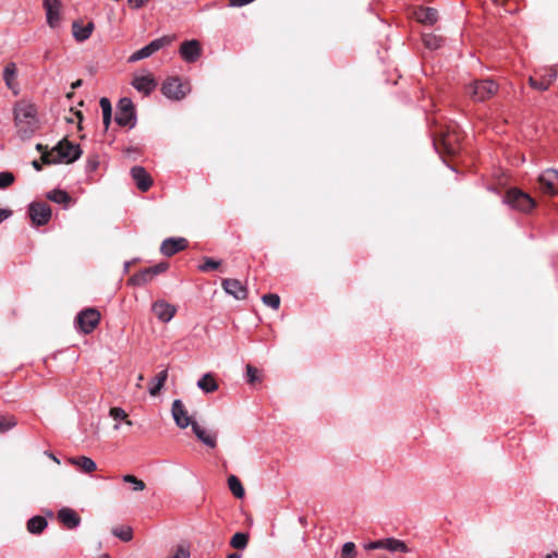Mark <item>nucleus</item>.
<instances>
[{
	"mask_svg": "<svg viewBox=\"0 0 558 558\" xmlns=\"http://www.w3.org/2000/svg\"><path fill=\"white\" fill-rule=\"evenodd\" d=\"M14 122L21 138H29L38 129L39 121L35 105L22 100L14 106Z\"/></svg>",
	"mask_w": 558,
	"mask_h": 558,
	"instance_id": "f257e3e1",
	"label": "nucleus"
},
{
	"mask_svg": "<svg viewBox=\"0 0 558 558\" xmlns=\"http://www.w3.org/2000/svg\"><path fill=\"white\" fill-rule=\"evenodd\" d=\"M131 84L137 92L146 96L157 87V81L150 74L135 76Z\"/></svg>",
	"mask_w": 558,
	"mask_h": 558,
	"instance_id": "f3484780",
	"label": "nucleus"
},
{
	"mask_svg": "<svg viewBox=\"0 0 558 558\" xmlns=\"http://www.w3.org/2000/svg\"><path fill=\"white\" fill-rule=\"evenodd\" d=\"M112 114H102V122L105 125V129L108 130L110 123H111Z\"/></svg>",
	"mask_w": 558,
	"mask_h": 558,
	"instance_id": "5fc2aeb1",
	"label": "nucleus"
},
{
	"mask_svg": "<svg viewBox=\"0 0 558 558\" xmlns=\"http://www.w3.org/2000/svg\"><path fill=\"white\" fill-rule=\"evenodd\" d=\"M498 89V83L492 78L474 80L465 86L466 95L476 102H482L492 98Z\"/></svg>",
	"mask_w": 558,
	"mask_h": 558,
	"instance_id": "7ed1b4c3",
	"label": "nucleus"
},
{
	"mask_svg": "<svg viewBox=\"0 0 558 558\" xmlns=\"http://www.w3.org/2000/svg\"><path fill=\"white\" fill-rule=\"evenodd\" d=\"M44 58H45L46 60L50 59V52H49V51H47V52L45 53Z\"/></svg>",
	"mask_w": 558,
	"mask_h": 558,
	"instance_id": "0e129e2a",
	"label": "nucleus"
},
{
	"mask_svg": "<svg viewBox=\"0 0 558 558\" xmlns=\"http://www.w3.org/2000/svg\"><path fill=\"white\" fill-rule=\"evenodd\" d=\"M222 288L225 291L232 295L236 300H244L247 296V290L245 286L241 283L238 279H223Z\"/></svg>",
	"mask_w": 558,
	"mask_h": 558,
	"instance_id": "a211bd4d",
	"label": "nucleus"
},
{
	"mask_svg": "<svg viewBox=\"0 0 558 558\" xmlns=\"http://www.w3.org/2000/svg\"><path fill=\"white\" fill-rule=\"evenodd\" d=\"M151 312L159 322L167 324L177 314V307L165 300H157L151 304Z\"/></svg>",
	"mask_w": 558,
	"mask_h": 558,
	"instance_id": "9b49d317",
	"label": "nucleus"
},
{
	"mask_svg": "<svg viewBox=\"0 0 558 558\" xmlns=\"http://www.w3.org/2000/svg\"><path fill=\"white\" fill-rule=\"evenodd\" d=\"M168 378V371L163 369L159 372L150 381L149 385V393L150 396H157L161 388L163 387L166 380Z\"/></svg>",
	"mask_w": 558,
	"mask_h": 558,
	"instance_id": "a878e982",
	"label": "nucleus"
},
{
	"mask_svg": "<svg viewBox=\"0 0 558 558\" xmlns=\"http://www.w3.org/2000/svg\"><path fill=\"white\" fill-rule=\"evenodd\" d=\"M248 544V534L244 532L235 533L230 541V545L235 548L243 550L247 547Z\"/></svg>",
	"mask_w": 558,
	"mask_h": 558,
	"instance_id": "2f4dec72",
	"label": "nucleus"
},
{
	"mask_svg": "<svg viewBox=\"0 0 558 558\" xmlns=\"http://www.w3.org/2000/svg\"><path fill=\"white\" fill-rule=\"evenodd\" d=\"M12 211L10 209H2L0 208V223L11 217Z\"/></svg>",
	"mask_w": 558,
	"mask_h": 558,
	"instance_id": "3c124183",
	"label": "nucleus"
},
{
	"mask_svg": "<svg viewBox=\"0 0 558 558\" xmlns=\"http://www.w3.org/2000/svg\"><path fill=\"white\" fill-rule=\"evenodd\" d=\"M202 53L201 45L197 40H186L181 44L180 56L189 63L195 62Z\"/></svg>",
	"mask_w": 558,
	"mask_h": 558,
	"instance_id": "4468645a",
	"label": "nucleus"
},
{
	"mask_svg": "<svg viewBox=\"0 0 558 558\" xmlns=\"http://www.w3.org/2000/svg\"><path fill=\"white\" fill-rule=\"evenodd\" d=\"M48 525L47 520L41 515H34L27 521V531L31 534H40Z\"/></svg>",
	"mask_w": 558,
	"mask_h": 558,
	"instance_id": "393cba45",
	"label": "nucleus"
},
{
	"mask_svg": "<svg viewBox=\"0 0 558 558\" xmlns=\"http://www.w3.org/2000/svg\"><path fill=\"white\" fill-rule=\"evenodd\" d=\"M197 387L206 393L214 392L218 389V385L211 374L207 373L197 380Z\"/></svg>",
	"mask_w": 558,
	"mask_h": 558,
	"instance_id": "bb28decb",
	"label": "nucleus"
},
{
	"mask_svg": "<svg viewBox=\"0 0 558 558\" xmlns=\"http://www.w3.org/2000/svg\"><path fill=\"white\" fill-rule=\"evenodd\" d=\"M47 198L57 204L66 206L71 202V196L63 190H52L48 192Z\"/></svg>",
	"mask_w": 558,
	"mask_h": 558,
	"instance_id": "c756f323",
	"label": "nucleus"
},
{
	"mask_svg": "<svg viewBox=\"0 0 558 558\" xmlns=\"http://www.w3.org/2000/svg\"><path fill=\"white\" fill-rule=\"evenodd\" d=\"M192 430L196 438L203 442L205 446L209 448H215L217 446V434L213 432L206 430L202 427L196 421L192 424Z\"/></svg>",
	"mask_w": 558,
	"mask_h": 558,
	"instance_id": "6ab92c4d",
	"label": "nucleus"
},
{
	"mask_svg": "<svg viewBox=\"0 0 558 558\" xmlns=\"http://www.w3.org/2000/svg\"><path fill=\"white\" fill-rule=\"evenodd\" d=\"M122 480L125 483H130L132 485V489L134 492H141V490L145 489V486H146L145 483L142 480L135 477L134 475H131V474L124 475L122 477Z\"/></svg>",
	"mask_w": 558,
	"mask_h": 558,
	"instance_id": "e433bc0d",
	"label": "nucleus"
},
{
	"mask_svg": "<svg viewBox=\"0 0 558 558\" xmlns=\"http://www.w3.org/2000/svg\"><path fill=\"white\" fill-rule=\"evenodd\" d=\"M168 263L166 262H162V263H159L155 266H151V267H148L150 269V272L153 275V277L155 278L157 275L166 271L168 269Z\"/></svg>",
	"mask_w": 558,
	"mask_h": 558,
	"instance_id": "a18cd8bd",
	"label": "nucleus"
},
{
	"mask_svg": "<svg viewBox=\"0 0 558 558\" xmlns=\"http://www.w3.org/2000/svg\"><path fill=\"white\" fill-rule=\"evenodd\" d=\"M546 558H558V553H551L546 556Z\"/></svg>",
	"mask_w": 558,
	"mask_h": 558,
	"instance_id": "052dcab7",
	"label": "nucleus"
},
{
	"mask_svg": "<svg viewBox=\"0 0 558 558\" xmlns=\"http://www.w3.org/2000/svg\"><path fill=\"white\" fill-rule=\"evenodd\" d=\"M389 550L391 553L401 551V553H408L409 548L407 544L400 539L396 538H385L383 539V548Z\"/></svg>",
	"mask_w": 558,
	"mask_h": 558,
	"instance_id": "cd10ccee",
	"label": "nucleus"
},
{
	"mask_svg": "<svg viewBox=\"0 0 558 558\" xmlns=\"http://www.w3.org/2000/svg\"><path fill=\"white\" fill-rule=\"evenodd\" d=\"M442 145L445 146V148L447 149V151L449 154H453L454 153V148L450 145L448 137H444Z\"/></svg>",
	"mask_w": 558,
	"mask_h": 558,
	"instance_id": "864d4df0",
	"label": "nucleus"
},
{
	"mask_svg": "<svg viewBox=\"0 0 558 558\" xmlns=\"http://www.w3.org/2000/svg\"><path fill=\"white\" fill-rule=\"evenodd\" d=\"M242 556L238 553H231L227 556V558H241Z\"/></svg>",
	"mask_w": 558,
	"mask_h": 558,
	"instance_id": "bf43d9fd",
	"label": "nucleus"
},
{
	"mask_svg": "<svg viewBox=\"0 0 558 558\" xmlns=\"http://www.w3.org/2000/svg\"><path fill=\"white\" fill-rule=\"evenodd\" d=\"M442 41H444V39L441 37H438L433 34H425L423 36L424 45L430 50H436V49L440 48L442 45Z\"/></svg>",
	"mask_w": 558,
	"mask_h": 558,
	"instance_id": "72a5a7b5",
	"label": "nucleus"
},
{
	"mask_svg": "<svg viewBox=\"0 0 558 558\" xmlns=\"http://www.w3.org/2000/svg\"><path fill=\"white\" fill-rule=\"evenodd\" d=\"M58 519L69 530L76 529L81 524L80 515L68 507H63L58 511Z\"/></svg>",
	"mask_w": 558,
	"mask_h": 558,
	"instance_id": "aec40b11",
	"label": "nucleus"
},
{
	"mask_svg": "<svg viewBox=\"0 0 558 558\" xmlns=\"http://www.w3.org/2000/svg\"><path fill=\"white\" fill-rule=\"evenodd\" d=\"M254 0H230V5L231 7H243V5H246L251 2H253Z\"/></svg>",
	"mask_w": 558,
	"mask_h": 558,
	"instance_id": "8fccbe9b",
	"label": "nucleus"
},
{
	"mask_svg": "<svg viewBox=\"0 0 558 558\" xmlns=\"http://www.w3.org/2000/svg\"><path fill=\"white\" fill-rule=\"evenodd\" d=\"M46 454H47L50 459H52L56 463H58V464L60 463V460H59V459H58L53 453H51V452H48V451H47V452H46Z\"/></svg>",
	"mask_w": 558,
	"mask_h": 558,
	"instance_id": "6e6d98bb",
	"label": "nucleus"
},
{
	"mask_svg": "<svg viewBox=\"0 0 558 558\" xmlns=\"http://www.w3.org/2000/svg\"><path fill=\"white\" fill-rule=\"evenodd\" d=\"M75 114H76V117H77L78 121L81 122V121L83 120V114H82V112H81V111H77Z\"/></svg>",
	"mask_w": 558,
	"mask_h": 558,
	"instance_id": "680f3d73",
	"label": "nucleus"
},
{
	"mask_svg": "<svg viewBox=\"0 0 558 558\" xmlns=\"http://www.w3.org/2000/svg\"><path fill=\"white\" fill-rule=\"evenodd\" d=\"M100 320V313L95 308H86L78 313L75 323L84 333L92 332Z\"/></svg>",
	"mask_w": 558,
	"mask_h": 558,
	"instance_id": "1a4fd4ad",
	"label": "nucleus"
},
{
	"mask_svg": "<svg viewBox=\"0 0 558 558\" xmlns=\"http://www.w3.org/2000/svg\"><path fill=\"white\" fill-rule=\"evenodd\" d=\"M82 155L78 144H73L68 140L60 141L51 150H46L41 156V162L51 163H71L77 160Z\"/></svg>",
	"mask_w": 558,
	"mask_h": 558,
	"instance_id": "f03ea898",
	"label": "nucleus"
},
{
	"mask_svg": "<svg viewBox=\"0 0 558 558\" xmlns=\"http://www.w3.org/2000/svg\"><path fill=\"white\" fill-rule=\"evenodd\" d=\"M17 424L16 418L13 415H0V433H5Z\"/></svg>",
	"mask_w": 558,
	"mask_h": 558,
	"instance_id": "c9c22d12",
	"label": "nucleus"
},
{
	"mask_svg": "<svg viewBox=\"0 0 558 558\" xmlns=\"http://www.w3.org/2000/svg\"><path fill=\"white\" fill-rule=\"evenodd\" d=\"M263 303L274 310H278L280 306V298L278 294L275 293H268L263 295L262 298Z\"/></svg>",
	"mask_w": 558,
	"mask_h": 558,
	"instance_id": "4c0bfd02",
	"label": "nucleus"
},
{
	"mask_svg": "<svg viewBox=\"0 0 558 558\" xmlns=\"http://www.w3.org/2000/svg\"><path fill=\"white\" fill-rule=\"evenodd\" d=\"M171 414L177 426L180 428H186L187 426H192L194 422L187 414L185 405L180 399H175L172 402Z\"/></svg>",
	"mask_w": 558,
	"mask_h": 558,
	"instance_id": "f8f14e48",
	"label": "nucleus"
},
{
	"mask_svg": "<svg viewBox=\"0 0 558 558\" xmlns=\"http://www.w3.org/2000/svg\"><path fill=\"white\" fill-rule=\"evenodd\" d=\"M17 77V69L14 62L8 63L3 69V81L5 86L11 89L15 95L19 94V83L16 81Z\"/></svg>",
	"mask_w": 558,
	"mask_h": 558,
	"instance_id": "412c9836",
	"label": "nucleus"
},
{
	"mask_svg": "<svg viewBox=\"0 0 558 558\" xmlns=\"http://www.w3.org/2000/svg\"><path fill=\"white\" fill-rule=\"evenodd\" d=\"M28 216L33 225L40 227L49 222L51 218V208L43 202H33L28 205Z\"/></svg>",
	"mask_w": 558,
	"mask_h": 558,
	"instance_id": "6e6552de",
	"label": "nucleus"
},
{
	"mask_svg": "<svg viewBox=\"0 0 558 558\" xmlns=\"http://www.w3.org/2000/svg\"><path fill=\"white\" fill-rule=\"evenodd\" d=\"M154 279L150 269L147 267L136 274H134L130 279L129 282L132 286H144L147 282L151 281Z\"/></svg>",
	"mask_w": 558,
	"mask_h": 558,
	"instance_id": "c85d7f7f",
	"label": "nucleus"
},
{
	"mask_svg": "<svg viewBox=\"0 0 558 558\" xmlns=\"http://www.w3.org/2000/svg\"><path fill=\"white\" fill-rule=\"evenodd\" d=\"M99 105H100L102 114H112L111 101L108 98H106V97L100 98Z\"/></svg>",
	"mask_w": 558,
	"mask_h": 558,
	"instance_id": "c03bdc74",
	"label": "nucleus"
},
{
	"mask_svg": "<svg viewBox=\"0 0 558 558\" xmlns=\"http://www.w3.org/2000/svg\"><path fill=\"white\" fill-rule=\"evenodd\" d=\"M110 416L116 421H125L128 417L126 412L122 408H111L109 412Z\"/></svg>",
	"mask_w": 558,
	"mask_h": 558,
	"instance_id": "79ce46f5",
	"label": "nucleus"
},
{
	"mask_svg": "<svg viewBox=\"0 0 558 558\" xmlns=\"http://www.w3.org/2000/svg\"><path fill=\"white\" fill-rule=\"evenodd\" d=\"M169 558H190V551L183 546H178Z\"/></svg>",
	"mask_w": 558,
	"mask_h": 558,
	"instance_id": "49530a36",
	"label": "nucleus"
},
{
	"mask_svg": "<svg viewBox=\"0 0 558 558\" xmlns=\"http://www.w3.org/2000/svg\"><path fill=\"white\" fill-rule=\"evenodd\" d=\"M539 189L546 195L554 196L558 194V170L546 169L538 177Z\"/></svg>",
	"mask_w": 558,
	"mask_h": 558,
	"instance_id": "9d476101",
	"label": "nucleus"
},
{
	"mask_svg": "<svg viewBox=\"0 0 558 558\" xmlns=\"http://www.w3.org/2000/svg\"><path fill=\"white\" fill-rule=\"evenodd\" d=\"M37 150L41 151V155L45 153L43 149H44V146L41 144H37L36 146Z\"/></svg>",
	"mask_w": 558,
	"mask_h": 558,
	"instance_id": "e2e57ef3",
	"label": "nucleus"
},
{
	"mask_svg": "<svg viewBox=\"0 0 558 558\" xmlns=\"http://www.w3.org/2000/svg\"><path fill=\"white\" fill-rule=\"evenodd\" d=\"M94 23L88 22L86 25H82L78 21H74L72 24V34L76 41L83 43L87 40L93 31H94Z\"/></svg>",
	"mask_w": 558,
	"mask_h": 558,
	"instance_id": "4be33fe9",
	"label": "nucleus"
},
{
	"mask_svg": "<svg viewBox=\"0 0 558 558\" xmlns=\"http://www.w3.org/2000/svg\"><path fill=\"white\" fill-rule=\"evenodd\" d=\"M47 16V23L51 28H56L60 24V13H59V7L57 8H47L46 11Z\"/></svg>",
	"mask_w": 558,
	"mask_h": 558,
	"instance_id": "f704fd0d",
	"label": "nucleus"
},
{
	"mask_svg": "<svg viewBox=\"0 0 558 558\" xmlns=\"http://www.w3.org/2000/svg\"><path fill=\"white\" fill-rule=\"evenodd\" d=\"M186 245L187 241L184 238H169L162 241L160 252L162 255L170 257L184 250Z\"/></svg>",
	"mask_w": 558,
	"mask_h": 558,
	"instance_id": "dca6fc26",
	"label": "nucleus"
},
{
	"mask_svg": "<svg viewBox=\"0 0 558 558\" xmlns=\"http://www.w3.org/2000/svg\"><path fill=\"white\" fill-rule=\"evenodd\" d=\"M98 558H110V556H109L108 554H104V555H101V556H100V557H98Z\"/></svg>",
	"mask_w": 558,
	"mask_h": 558,
	"instance_id": "69168bd1",
	"label": "nucleus"
},
{
	"mask_svg": "<svg viewBox=\"0 0 558 558\" xmlns=\"http://www.w3.org/2000/svg\"><path fill=\"white\" fill-rule=\"evenodd\" d=\"M114 121L118 125L128 129H133L136 125V112L131 98L123 97L119 100Z\"/></svg>",
	"mask_w": 558,
	"mask_h": 558,
	"instance_id": "20e7f679",
	"label": "nucleus"
},
{
	"mask_svg": "<svg viewBox=\"0 0 558 558\" xmlns=\"http://www.w3.org/2000/svg\"><path fill=\"white\" fill-rule=\"evenodd\" d=\"M82 85V80H77L74 83H72V88L75 89Z\"/></svg>",
	"mask_w": 558,
	"mask_h": 558,
	"instance_id": "13d9d810",
	"label": "nucleus"
},
{
	"mask_svg": "<svg viewBox=\"0 0 558 558\" xmlns=\"http://www.w3.org/2000/svg\"><path fill=\"white\" fill-rule=\"evenodd\" d=\"M129 266H130V264H129V263H126V264H125V266H124L125 271H128Z\"/></svg>",
	"mask_w": 558,
	"mask_h": 558,
	"instance_id": "774afa93",
	"label": "nucleus"
},
{
	"mask_svg": "<svg viewBox=\"0 0 558 558\" xmlns=\"http://www.w3.org/2000/svg\"><path fill=\"white\" fill-rule=\"evenodd\" d=\"M131 175L140 191L146 192L151 187L153 179L144 167H132Z\"/></svg>",
	"mask_w": 558,
	"mask_h": 558,
	"instance_id": "2eb2a0df",
	"label": "nucleus"
},
{
	"mask_svg": "<svg viewBox=\"0 0 558 558\" xmlns=\"http://www.w3.org/2000/svg\"><path fill=\"white\" fill-rule=\"evenodd\" d=\"M504 202L511 208L522 213L531 211L536 205L535 201L527 193L515 187L507 192Z\"/></svg>",
	"mask_w": 558,
	"mask_h": 558,
	"instance_id": "423d86ee",
	"label": "nucleus"
},
{
	"mask_svg": "<svg viewBox=\"0 0 558 558\" xmlns=\"http://www.w3.org/2000/svg\"><path fill=\"white\" fill-rule=\"evenodd\" d=\"M148 0H128L132 9H141Z\"/></svg>",
	"mask_w": 558,
	"mask_h": 558,
	"instance_id": "de8ad7c7",
	"label": "nucleus"
},
{
	"mask_svg": "<svg viewBox=\"0 0 558 558\" xmlns=\"http://www.w3.org/2000/svg\"><path fill=\"white\" fill-rule=\"evenodd\" d=\"M124 422H125V424H126L128 426H131V425H132V421H130V420H125Z\"/></svg>",
	"mask_w": 558,
	"mask_h": 558,
	"instance_id": "338daca9",
	"label": "nucleus"
},
{
	"mask_svg": "<svg viewBox=\"0 0 558 558\" xmlns=\"http://www.w3.org/2000/svg\"><path fill=\"white\" fill-rule=\"evenodd\" d=\"M111 533L123 542H130L133 538V530L131 526H116Z\"/></svg>",
	"mask_w": 558,
	"mask_h": 558,
	"instance_id": "473e14b6",
	"label": "nucleus"
},
{
	"mask_svg": "<svg viewBox=\"0 0 558 558\" xmlns=\"http://www.w3.org/2000/svg\"><path fill=\"white\" fill-rule=\"evenodd\" d=\"M415 19L423 24L433 25L438 19L437 10L420 7L414 11Z\"/></svg>",
	"mask_w": 558,
	"mask_h": 558,
	"instance_id": "5701e85b",
	"label": "nucleus"
},
{
	"mask_svg": "<svg viewBox=\"0 0 558 558\" xmlns=\"http://www.w3.org/2000/svg\"><path fill=\"white\" fill-rule=\"evenodd\" d=\"M246 381L251 385L260 381L258 369L251 364L246 365Z\"/></svg>",
	"mask_w": 558,
	"mask_h": 558,
	"instance_id": "ea45409f",
	"label": "nucleus"
},
{
	"mask_svg": "<svg viewBox=\"0 0 558 558\" xmlns=\"http://www.w3.org/2000/svg\"><path fill=\"white\" fill-rule=\"evenodd\" d=\"M383 548V539H378V541H375V542H371L366 545V549L368 550H372V549H381Z\"/></svg>",
	"mask_w": 558,
	"mask_h": 558,
	"instance_id": "09e8293b",
	"label": "nucleus"
},
{
	"mask_svg": "<svg viewBox=\"0 0 558 558\" xmlns=\"http://www.w3.org/2000/svg\"><path fill=\"white\" fill-rule=\"evenodd\" d=\"M228 487L236 498H242L245 494L241 481L235 475H230L228 477Z\"/></svg>",
	"mask_w": 558,
	"mask_h": 558,
	"instance_id": "7c9ffc66",
	"label": "nucleus"
},
{
	"mask_svg": "<svg viewBox=\"0 0 558 558\" xmlns=\"http://www.w3.org/2000/svg\"><path fill=\"white\" fill-rule=\"evenodd\" d=\"M557 78V71L554 68H550L545 71V73L541 74L539 77L531 76L529 78V84L532 88L537 90H547L549 86Z\"/></svg>",
	"mask_w": 558,
	"mask_h": 558,
	"instance_id": "ddd939ff",
	"label": "nucleus"
},
{
	"mask_svg": "<svg viewBox=\"0 0 558 558\" xmlns=\"http://www.w3.org/2000/svg\"><path fill=\"white\" fill-rule=\"evenodd\" d=\"M69 462L84 473H92L97 469L96 462L85 456L70 458Z\"/></svg>",
	"mask_w": 558,
	"mask_h": 558,
	"instance_id": "b1692460",
	"label": "nucleus"
},
{
	"mask_svg": "<svg viewBox=\"0 0 558 558\" xmlns=\"http://www.w3.org/2000/svg\"><path fill=\"white\" fill-rule=\"evenodd\" d=\"M14 181V175L11 172H0V189H5Z\"/></svg>",
	"mask_w": 558,
	"mask_h": 558,
	"instance_id": "37998d69",
	"label": "nucleus"
},
{
	"mask_svg": "<svg viewBox=\"0 0 558 558\" xmlns=\"http://www.w3.org/2000/svg\"><path fill=\"white\" fill-rule=\"evenodd\" d=\"M220 260H215L210 257H205L204 263L199 265L198 269L203 272H207L217 269L220 266Z\"/></svg>",
	"mask_w": 558,
	"mask_h": 558,
	"instance_id": "58836bf2",
	"label": "nucleus"
},
{
	"mask_svg": "<svg viewBox=\"0 0 558 558\" xmlns=\"http://www.w3.org/2000/svg\"><path fill=\"white\" fill-rule=\"evenodd\" d=\"M33 167H34L37 171L41 170V165H40V162H39L38 160H34V161H33Z\"/></svg>",
	"mask_w": 558,
	"mask_h": 558,
	"instance_id": "4d7b16f0",
	"label": "nucleus"
},
{
	"mask_svg": "<svg viewBox=\"0 0 558 558\" xmlns=\"http://www.w3.org/2000/svg\"><path fill=\"white\" fill-rule=\"evenodd\" d=\"M356 555L355 544L347 542L342 546L341 558H354Z\"/></svg>",
	"mask_w": 558,
	"mask_h": 558,
	"instance_id": "a19ab883",
	"label": "nucleus"
},
{
	"mask_svg": "<svg viewBox=\"0 0 558 558\" xmlns=\"http://www.w3.org/2000/svg\"><path fill=\"white\" fill-rule=\"evenodd\" d=\"M172 41V38L169 36H162L159 38L154 39L148 45L144 46L143 48L136 50L134 53H132L129 57V62L134 63L140 60L146 59L154 54L155 52L159 51L161 48L170 45Z\"/></svg>",
	"mask_w": 558,
	"mask_h": 558,
	"instance_id": "0eeeda50",
	"label": "nucleus"
},
{
	"mask_svg": "<svg viewBox=\"0 0 558 558\" xmlns=\"http://www.w3.org/2000/svg\"><path fill=\"white\" fill-rule=\"evenodd\" d=\"M191 92V85L187 81H182L178 76L168 77L161 86V93L171 100H181Z\"/></svg>",
	"mask_w": 558,
	"mask_h": 558,
	"instance_id": "39448f33",
	"label": "nucleus"
},
{
	"mask_svg": "<svg viewBox=\"0 0 558 558\" xmlns=\"http://www.w3.org/2000/svg\"><path fill=\"white\" fill-rule=\"evenodd\" d=\"M57 8L59 7L58 0H44V8L47 11V8Z\"/></svg>",
	"mask_w": 558,
	"mask_h": 558,
	"instance_id": "603ef678",
	"label": "nucleus"
}]
</instances>
